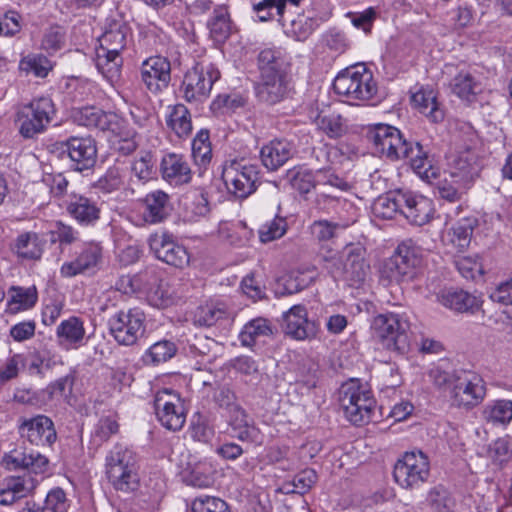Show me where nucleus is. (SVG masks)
I'll use <instances>...</instances> for the list:
<instances>
[{
	"instance_id": "3",
	"label": "nucleus",
	"mask_w": 512,
	"mask_h": 512,
	"mask_svg": "<svg viewBox=\"0 0 512 512\" xmlns=\"http://www.w3.org/2000/svg\"><path fill=\"white\" fill-rule=\"evenodd\" d=\"M129 28L121 22H113L98 38L95 64L98 71L109 81L114 82L120 76L126 48Z\"/></svg>"
},
{
	"instance_id": "18",
	"label": "nucleus",
	"mask_w": 512,
	"mask_h": 512,
	"mask_svg": "<svg viewBox=\"0 0 512 512\" xmlns=\"http://www.w3.org/2000/svg\"><path fill=\"white\" fill-rule=\"evenodd\" d=\"M149 247L157 259L168 265L183 268L189 264L190 256L183 245L177 243L172 234L154 233L149 237Z\"/></svg>"
},
{
	"instance_id": "59",
	"label": "nucleus",
	"mask_w": 512,
	"mask_h": 512,
	"mask_svg": "<svg viewBox=\"0 0 512 512\" xmlns=\"http://www.w3.org/2000/svg\"><path fill=\"white\" fill-rule=\"evenodd\" d=\"M254 12H262L266 8L276 7L278 21L285 26V12L287 4L297 7L301 0H250Z\"/></svg>"
},
{
	"instance_id": "57",
	"label": "nucleus",
	"mask_w": 512,
	"mask_h": 512,
	"mask_svg": "<svg viewBox=\"0 0 512 512\" xmlns=\"http://www.w3.org/2000/svg\"><path fill=\"white\" fill-rule=\"evenodd\" d=\"M217 342L203 334H195L187 339L186 350L193 356H209Z\"/></svg>"
},
{
	"instance_id": "56",
	"label": "nucleus",
	"mask_w": 512,
	"mask_h": 512,
	"mask_svg": "<svg viewBox=\"0 0 512 512\" xmlns=\"http://www.w3.org/2000/svg\"><path fill=\"white\" fill-rule=\"evenodd\" d=\"M290 184L300 194H307L318 184V170L314 174L307 169H300L290 173Z\"/></svg>"
},
{
	"instance_id": "36",
	"label": "nucleus",
	"mask_w": 512,
	"mask_h": 512,
	"mask_svg": "<svg viewBox=\"0 0 512 512\" xmlns=\"http://www.w3.org/2000/svg\"><path fill=\"white\" fill-rule=\"evenodd\" d=\"M58 343L66 348H77L85 337L83 322L77 317L63 320L56 329Z\"/></svg>"
},
{
	"instance_id": "27",
	"label": "nucleus",
	"mask_w": 512,
	"mask_h": 512,
	"mask_svg": "<svg viewBox=\"0 0 512 512\" xmlns=\"http://www.w3.org/2000/svg\"><path fill=\"white\" fill-rule=\"evenodd\" d=\"M162 178L173 186L187 184L192 179V171L186 158L181 154L169 153L160 163Z\"/></svg>"
},
{
	"instance_id": "26",
	"label": "nucleus",
	"mask_w": 512,
	"mask_h": 512,
	"mask_svg": "<svg viewBox=\"0 0 512 512\" xmlns=\"http://www.w3.org/2000/svg\"><path fill=\"white\" fill-rule=\"evenodd\" d=\"M102 260V247L97 243L86 245L77 258L60 268L63 277L70 278L94 270Z\"/></svg>"
},
{
	"instance_id": "48",
	"label": "nucleus",
	"mask_w": 512,
	"mask_h": 512,
	"mask_svg": "<svg viewBox=\"0 0 512 512\" xmlns=\"http://www.w3.org/2000/svg\"><path fill=\"white\" fill-rule=\"evenodd\" d=\"M176 345L169 340H160L149 347L144 355L148 364H159L170 360L176 353Z\"/></svg>"
},
{
	"instance_id": "32",
	"label": "nucleus",
	"mask_w": 512,
	"mask_h": 512,
	"mask_svg": "<svg viewBox=\"0 0 512 512\" xmlns=\"http://www.w3.org/2000/svg\"><path fill=\"white\" fill-rule=\"evenodd\" d=\"M451 92L461 100L473 102L483 90L478 75L470 70L459 71L450 82Z\"/></svg>"
},
{
	"instance_id": "17",
	"label": "nucleus",
	"mask_w": 512,
	"mask_h": 512,
	"mask_svg": "<svg viewBox=\"0 0 512 512\" xmlns=\"http://www.w3.org/2000/svg\"><path fill=\"white\" fill-rule=\"evenodd\" d=\"M67 152L72 168L83 172L94 167L97 160L96 141L91 136H71L65 141L56 143Z\"/></svg>"
},
{
	"instance_id": "22",
	"label": "nucleus",
	"mask_w": 512,
	"mask_h": 512,
	"mask_svg": "<svg viewBox=\"0 0 512 512\" xmlns=\"http://www.w3.org/2000/svg\"><path fill=\"white\" fill-rule=\"evenodd\" d=\"M74 118L79 125L108 131L114 135H120L124 126V121L119 115L96 107H83L75 112Z\"/></svg>"
},
{
	"instance_id": "62",
	"label": "nucleus",
	"mask_w": 512,
	"mask_h": 512,
	"mask_svg": "<svg viewBox=\"0 0 512 512\" xmlns=\"http://www.w3.org/2000/svg\"><path fill=\"white\" fill-rule=\"evenodd\" d=\"M21 65H25L24 69L32 72L37 77H46L52 69L50 60L43 55L27 56Z\"/></svg>"
},
{
	"instance_id": "6",
	"label": "nucleus",
	"mask_w": 512,
	"mask_h": 512,
	"mask_svg": "<svg viewBox=\"0 0 512 512\" xmlns=\"http://www.w3.org/2000/svg\"><path fill=\"white\" fill-rule=\"evenodd\" d=\"M333 88L348 101H368L377 93L372 72L361 63L341 71L334 79Z\"/></svg>"
},
{
	"instance_id": "7",
	"label": "nucleus",
	"mask_w": 512,
	"mask_h": 512,
	"mask_svg": "<svg viewBox=\"0 0 512 512\" xmlns=\"http://www.w3.org/2000/svg\"><path fill=\"white\" fill-rule=\"evenodd\" d=\"M219 78L220 72L211 59L201 58L184 75L180 87L183 98L190 103L204 102Z\"/></svg>"
},
{
	"instance_id": "53",
	"label": "nucleus",
	"mask_w": 512,
	"mask_h": 512,
	"mask_svg": "<svg viewBox=\"0 0 512 512\" xmlns=\"http://www.w3.org/2000/svg\"><path fill=\"white\" fill-rule=\"evenodd\" d=\"M211 468L207 464L199 463L183 473V480L187 485L197 488H207L213 484Z\"/></svg>"
},
{
	"instance_id": "60",
	"label": "nucleus",
	"mask_w": 512,
	"mask_h": 512,
	"mask_svg": "<svg viewBox=\"0 0 512 512\" xmlns=\"http://www.w3.org/2000/svg\"><path fill=\"white\" fill-rule=\"evenodd\" d=\"M192 512H229L227 503L213 496H199L191 505Z\"/></svg>"
},
{
	"instance_id": "45",
	"label": "nucleus",
	"mask_w": 512,
	"mask_h": 512,
	"mask_svg": "<svg viewBox=\"0 0 512 512\" xmlns=\"http://www.w3.org/2000/svg\"><path fill=\"white\" fill-rule=\"evenodd\" d=\"M354 220H341L332 222L329 220H316L310 226L312 236L319 242L332 240L337 236L338 230L349 227Z\"/></svg>"
},
{
	"instance_id": "61",
	"label": "nucleus",
	"mask_w": 512,
	"mask_h": 512,
	"mask_svg": "<svg viewBox=\"0 0 512 512\" xmlns=\"http://www.w3.org/2000/svg\"><path fill=\"white\" fill-rule=\"evenodd\" d=\"M153 156L150 152H143L136 158L132 164V173L142 181H147L153 175Z\"/></svg>"
},
{
	"instance_id": "11",
	"label": "nucleus",
	"mask_w": 512,
	"mask_h": 512,
	"mask_svg": "<svg viewBox=\"0 0 512 512\" xmlns=\"http://www.w3.org/2000/svg\"><path fill=\"white\" fill-rule=\"evenodd\" d=\"M55 108L48 97L33 99L17 111L16 124L24 138H33L42 133L52 120Z\"/></svg>"
},
{
	"instance_id": "43",
	"label": "nucleus",
	"mask_w": 512,
	"mask_h": 512,
	"mask_svg": "<svg viewBox=\"0 0 512 512\" xmlns=\"http://www.w3.org/2000/svg\"><path fill=\"white\" fill-rule=\"evenodd\" d=\"M476 222V219L473 217H464L456 222L448 231L449 241L459 251H463L469 246Z\"/></svg>"
},
{
	"instance_id": "39",
	"label": "nucleus",
	"mask_w": 512,
	"mask_h": 512,
	"mask_svg": "<svg viewBox=\"0 0 512 512\" xmlns=\"http://www.w3.org/2000/svg\"><path fill=\"white\" fill-rule=\"evenodd\" d=\"M438 301L445 307L457 312H466L479 307L476 296L463 290H444L438 295Z\"/></svg>"
},
{
	"instance_id": "14",
	"label": "nucleus",
	"mask_w": 512,
	"mask_h": 512,
	"mask_svg": "<svg viewBox=\"0 0 512 512\" xmlns=\"http://www.w3.org/2000/svg\"><path fill=\"white\" fill-rule=\"evenodd\" d=\"M485 396L486 386L481 376L467 371L457 372L450 391L452 406L470 410L478 406Z\"/></svg>"
},
{
	"instance_id": "37",
	"label": "nucleus",
	"mask_w": 512,
	"mask_h": 512,
	"mask_svg": "<svg viewBox=\"0 0 512 512\" xmlns=\"http://www.w3.org/2000/svg\"><path fill=\"white\" fill-rule=\"evenodd\" d=\"M318 131L330 139H338L344 136L348 130L346 120L336 112H319L314 118Z\"/></svg>"
},
{
	"instance_id": "50",
	"label": "nucleus",
	"mask_w": 512,
	"mask_h": 512,
	"mask_svg": "<svg viewBox=\"0 0 512 512\" xmlns=\"http://www.w3.org/2000/svg\"><path fill=\"white\" fill-rule=\"evenodd\" d=\"M288 229L285 217L275 216L272 220L262 224L258 230L259 239L262 243L272 242L285 235Z\"/></svg>"
},
{
	"instance_id": "31",
	"label": "nucleus",
	"mask_w": 512,
	"mask_h": 512,
	"mask_svg": "<svg viewBox=\"0 0 512 512\" xmlns=\"http://www.w3.org/2000/svg\"><path fill=\"white\" fill-rule=\"evenodd\" d=\"M66 210L73 219L83 226L93 225L100 218V207L97 202L82 195H73Z\"/></svg>"
},
{
	"instance_id": "63",
	"label": "nucleus",
	"mask_w": 512,
	"mask_h": 512,
	"mask_svg": "<svg viewBox=\"0 0 512 512\" xmlns=\"http://www.w3.org/2000/svg\"><path fill=\"white\" fill-rule=\"evenodd\" d=\"M317 481V474L313 469H305L295 475L291 485L293 489L287 490V492L305 494Z\"/></svg>"
},
{
	"instance_id": "35",
	"label": "nucleus",
	"mask_w": 512,
	"mask_h": 512,
	"mask_svg": "<svg viewBox=\"0 0 512 512\" xmlns=\"http://www.w3.org/2000/svg\"><path fill=\"white\" fill-rule=\"evenodd\" d=\"M7 296L5 312L11 315L31 309L38 300L35 286H11L7 291Z\"/></svg>"
},
{
	"instance_id": "2",
	"label": "nucleus",
	"mask_w": 512,
	"mask_h": 512,
	"mask_svg": "<svg viewBox=\"0 0 512 512\" xmlns=\"http://www.w3.org/2000/svg\"><path fill=\"white\" fill-rule=\"evenodd\" d=\"M3 465L8 470H26L22 475L7 477L3 483L18 499H21L30 494L39 483V480L31 474H45L48 471L49 460L39 452L14 451L4 456Z\"/></svg>"
},
{
	"instance_id": "34",
	"label": "nucleus",
	"mask_w": 512,
	"mask_h": 512,
	"mask_svg": "<svg viewBox=\"0 0 512 512\" xmlns=\"http://www.w3.org/2000/svg\"><path fill=\"white\" fill-rule=\"evenodd\" d=\"M412 105L431 122L438 123L444 119V111L437 101V93L430 87H421L411 96Z\"/></svg>"
},
{
	"instance_id": "33",
	"label": "nucleus",
	"mask_w": 512,
	"mask_h": 512,
	"mask_svg": "<svg viewBox=\"0 0 512 512\" xmlns=\"http://www.w3.org/2000/svg\"><path fill=\"white\" fill-rule=\"evenodd\" d=\"M292 144L284 139H275L261 148L260 157L263 165L271 170L283 166L292 156Z\"/></svg>"
},
{
	"instance_id": "4",
	"label": "nucleus",
	"mask_w": 512,
	"mask_h": 512,
	"mask_svg": "<svg viewBox=\"0 0 512 512\" xmlns=\"http://www.w3.org/2000/svg\"><path fill=\"white\" fill-rule=\"evenodd\" d=\"M105 473L113 489L133 494L140 487V473L136 454L121 444L115 445L105 459Z\"/></svg>"
},
{
	"instance_id": "38",
	"label": "nucleus",
	"mask_w": 512,
	"mask_h": 512,
	"mask_svg": "<svg viewBox=\"0 0 512 512\" xmlns=\"http://www.w3.org/2000/svg\"><path fill=\"white\" fill-rule=\"evenodd\" d=\"M166 124L179 138H186L192 132L191 114L183 104L168 106Z\"/></svg>"
},
{
	"instance_id": "12",
	"label": "nucleus",
	"mask_w": 512,
	"mask_h": 512,
	"mask_svg": "<svg viewBox=\"0 0 512 512\" xmlns=\"http://www.w3.org/2000/svg\"><path fill=\"white\" fill-rule=\"evenodd\" d=\"M109 331L119 345H135L145 332V314L138 308L119 310L108 321Z\"/></svg>"
},
{
	"instance_id": "25",
	"label": "nucleus",
	"mask_w": 512,
	"mask_h": 512,
	"mask_svg": "<svg viewBox=\"0 0 512 512\" xmlns=\"http://www.w3.org/2000/svg\"><path fill=\"white\" fill-rule=\"evenodd\" d=\"M228 425L231 436L241 442L261 445L263 435L247 412L242 408H235L228 416Z\"/></svg>"
},
{
	"instance_id": "29",
	"label": "nucleus",
	"mask_w": 512,
	"mask_h": 512,
	"mask_svg": "<svg viewBox=\"0 0 512 512\" xmlns=\"http://www.w3.org/2000/svg\"><path fill=\"white\" fill-rule=\"evenodd\" d=\"M143 203V218L149 224L161 223L169 216L172 209L170 196L162 190L148 193Z\"/></svg>"
},
{
	"instance_id": "54",
	"label": "nucleus",
	"mask_w": 512,
	"mask_h": 512,
	"mask_svg": "<svg viewBox=\"0 0 512 512\" xmlns=\"http://www.w3.org/2000/svg\"><path fill=\"white\" fill-rule=\"evenodd\" d=\"M66 43V31L62 26L49 27L42 38L41 48L52 55L61 50Z\"/></svg>"
},
{
	"instance_id": "8",
	"label": "nucleus",
	"mask_w": 512,
	"mask_h": 512,
	"mask_svg": "<svg viewBox=\"0 0 512 512\" xmlns=\"http://www.w3.org/2000/svg\"><path fill=\"white\" fill-rule=\"evenodd\" d=\"M419 248L411 241H405L399 244L388 259H386L380 269L381 278L388 283H401L411 280L416 268L421 264Z\"/></svg>"
},
{
	"instance_id": "46",
	"label": "nucleus",
	"mask_w": 512,
	"mask_h": 512,
	"mask_svg": "<svg viewBox=\"0 0 512 512\" xmlns=\"http://www.w3.org/2000/svg\"><path fill=\"white\" fill-rule=\"evenodd\" d=\"M400 193L396 195L379 196L373 203L372 211L375 217L379 219H392L397 213H402V202Z\"/></svg>"
},
{
	"instance_id": "1",
	"label": "nucleus",
	"mask_w": 512,
	"mask_h": 512,
	"mask_svg": "<svg viewBox=\"0 0 512 512\" xmlns=\"http://www.w3.org/2000/svg\"><path fill=\"white\" fill-rule=\"evenodd\" d=\"M375 153L391 161L405 159L421 177L434 175L432 159L418 142L408 141L399 129L388 124H376L368 134Z\"/></svg>"
},
{
	"instance_id": "15",
	"label": "nucleus",
	"mask_w": 512,
	"mask_h": 512,
	"mask_svg": "<svg viewBox=\"0 0 512 512\" xmlns=\"http://www.w3.org/2000/svg\"><path fill=\"white\" fill-rule=\"evenodd\" d=\"M154 410L158 421L171 431H179L186 422L184 402L170 389L158 391L154 397Z\"/></svg>"
},
{
	"instance_id": "28",
	"label": "nucleus",
	"mask_w": 512,
	"mask_h": 512,
	"mask_svg": "<svg viewBox=\"0 0 512 512\" xmlns=\"http://www.w3.org/2000/svg\"><path fill=\"white\" fill-rule=\"evenodd\" d=\"M324 21H327V13L319 14L305 13L298 14L295 18L289 20L285 17V26L281 24L286 33L293 36L298 41H305Z\"/></svg>"
},
{
	"instance_id": "9",
	"label": "nucleus",
	"mask_w": 512,
	"mask_h": 512,
	"mask_svg": "<svg viewBox=\"0 0 512 512\" xmlns=\"http://www.w3.org/2000/svg\"><path fill=\"white\" fill-rule=\"evenodd\" d=\"M339 401L345 417L355 425L368 423L376 408L372 392L355 381L342 386Z\"/></svg>"
},
{
	"instance_id": "19",
	"label": "nucleus",
	"mask_w": 512,
	"mask_h": 512,
	"mask_svg": "<svg viewBox=\"0 0 512 512\" xmlns=\"http://www.w3.org/2000/svg\"><path fill=\"white\" fill-rule=\"evenodd\" d=\"M19 432L32 445L50 448L57 440L53 421L46 415H36L20 420Z\"/></svg>"
},
{
	"instance_id": "47",
	"label": "nucleus",
	"mask_w": 512,
	"mask_h": 512,
	"mask_svg": "<svg viewBox=\"0 0 512 512\" xmlns=\"http://www.w3.org/2000/svg\"><path fill=\"white\" fill-rule=\"evenodd\" d=\"M192 156L196 165L206 167L212 158L208 130H200L192 141Z\"/></svg>"
},
{
	"instance_id": "24",
	"label": "nucleus",
	"mask_w": 512,
	"mask_h": 512,
	"mask_svg": "<svg viewBox=\"0 0 512 512\" xmlns=\"http://www.w3.org/2000/svg\"><path fill=\"white\" fill-rule=\"evenodd\" d=\"M284 331L296 340H305L315 337L318 327L308 319L304 306L294 305L284 314Z\"/></svg>"
},
{
	"instance_id": "40",
	"label": "nucleus",
	"mask_w": 512,
	"mask_h": 512,
	"mask_svg": "<svg viewBox=\"0 0 512 512\" xmlns=\"http://www.w3.org/2000/svg\"><path fill=\"white\" fill-rule=\"evenodd\" d=\"M13 249L20 258L37 260L42 255L43 242L37 233L25 232L16 238Z\"/></svg>"
},
{
	"instance_id": "10",
	"label": "nucleus",
	"mask_w": 512,
	"mask_h": 512,
	"mask_svg": "<svg viewBox=\"0 0 512 512\" xmlns=\"http://www.w3.org/2000/svg\"><path fill=\"white\" fill-rule=\"evenodd\" d=\"M259 167L245 159L231 160L222 170L227 190L235 197L244 199L255 192L259 182Z\"/></svg>"
},
{
	"instance_id": "55",
	"label": "nucleus",
	"mask_w": 512,
	"mask_h": 512,
	"mask_svg": "<svg viewBox=\"0 0 512 512\" xmlns=\"http://www.w3.org/2000/svg\"><path fill=\"white\" fill-rule=\"evenodd\" d=\"M296 381L308 390L316 387L319 378V365L312 359H303L297 367Z\"/></svg>"
},
{
	"instance_id": "5",
	"label": "nucleus",
	"mask_w": 512,
	"mask_h": 512,
	"mask_svg": "<svg viewBox=\"0 0 512 512\" xmlns=\"http://www.w3.org/2000/svg\"><path fill=\"white\" fill-rule=\"evenodd\" d=\"M371 328L382 346L398 354H405L410 347L408 319L401 314L387 312L373 318Z\"/></svg>"
},
{
	"instance_id": "21",
	"label": "nucleus",
	"mask_w": 512,
	"mask_h": 512,
	"mask_svg": "<svg viewBox=\"0 0 512 512\" xmlns=\"http://www.w3.org/2000/svg\"><path fill=\"white\" fill-rule=\"evenodd\" d=\"M142 83L152 93L166 89L171 80V63L163 56L156 55L145 59L140 67Z\"/></svg>"
},
{
	"instance_id": "30",
	"label": "nucleus",
	"mask_w": 512,
	"mask_h": 512,
	"mask_svg": "<svg viewBox=\"0 0 512 512\" xmlns=\"http://www.w3.org/2000/svg\"><path fill=\"white\" fill-rule=\"evenodd\" d=\"M480 166L477 155L470 151L460 152L453 160L450 176L454 183H464L470 186L478 176Z\"/></svg>"
},
{
	"instance_id": "52",
	"label": "nucleus",
	"mask_w": 512,
	"mask_h": 512,
	"mask_svg": "<svg viewBox=\"0 0 512 512\" xmlns=\"http://www.w3.org/2000/svg\"><path fill=\"white\" fill-rule=\"evenodd\" d=\"M258 66L260 75L286 72L280 52L274 49H264L259 53Z\"/></svg>"
},
{
	"instance_id": "44",
	"label": "nucleus",
	"mask_w": 512,
	"mask_h": 512,
	"mask_svg": "<svg viewBox=\"0 0 512 512\" xmlns=\"http://www.w3.org/2000/svg\"><path fill=\"white\" fill-rule=\"evenodd\" d=\"M185 218L196 222L210 212L208 196L203 191H193L185 197Z\"/></svg>"
},
{
	"instance_id": "58",
	"label": "nucleus",
	"mask_w": 512,
	"mask_h": 512,
	"mask_svg": "<svg viewBox=\"0 0 512 512\" xmlns=\"http://www.w3.org/2000/svg\"><path fill=\"white\" fill-rule=\"evenodd\" d=\"M123 171L119 167H110L106 173L98 179L95 183V187L104 192L111 193L119 189L123 184Z\"/></svg>"
},
{
	"instance_id": "16",
	"label": "nucleus",
	"mask_w": 512,
	"mask_h": 512,
	"mask_svg": "<svg viewBox=\"0 0 512 512\" xmlns=\"http://www.w3.org/2000/svg\"><path fill=\"white\" fill-rule=\"evenodd\" d=\"M342 267L331 269L333 277L342 276L351 285H359L364 282L370 265L366 260V249L360 243H351L344 247L341 253Z\"/></svg>"
},
{
	"instance_id": "42",
	"label": "nucleus",
	"mask_w": 512,
	"mask_h": 512,
	"mask_svg": "<svg viewBox=\"0 0 512 512\" xmlns=\"http://www.w3.org/2000/svg\"><path fill=\"white\" fill-rule=\"evenodd\" d=\"M483 419L493 425H506L512 420V401L495 400L487 403L482 411Z\"/></svg>"
},
{
	"instance_id": "64",
	"label": "nucleus",
	"mask_w": 512,
	"mask_h": 512,
	"mask_svg": "<svg viewBox=\"0 0 512 512\" xmlns=\"http://www.w3.org/2000/svg\"><path fill=\"white\" fill-rule=\"evenodd\" d=\"M69 502L63 489L50 490L45 499V509L51 512H67Z\"/></svg>"
},
{
	"instance_id": "20",
	"label": "nucleus",
	"mask_w": 512,
	"mask_h": 512,
	"mask_svg": "<svg viewBox=\"0 0 512 512\" xmlns=\"http://www.w3.org/2000/svg\"><path fill=\"white\" fill-rule=\"evenodd\" d=\"M256 96L261 102L274 105L290 97L293 86L286 72L260 75L255 86Z\"/></svg>"
},
{
	"instance_id": "51",
	"label": "nucleus",
	"mask_w": 512,
	"mask_h": 512,
	"mask_svg": "<svg viewBox=\"0 0 512 512\" xmlns=\"http://www.w3.org/2000/svg\"><path fill=\"white\" fill-rule=\"evenodd\" d=\"M271 333L268 321L264 318H256L248 322L240 333L243 345L252 346L260 336H267Z\"/></svg>"
},
{
	"instance_id": "13",
	"label": "nucleus",
	"mask_w": 512,
	"mask_h": 512,
	"mask_svg": "<svg viewBox=\"0 0 512 512\" xmlns=\"http://www.w3.org/2000/svg\"><path fill=\"white\" fill-rule=\"evenodd\" d=\"M430 475L428 457L422 451L406 452L394 466L395 481L405 489H416L423 485Z\"/></svg>"
},
{
	"instance_id": "41",
	"label": "nucleus",
	"mask_w": 512,
	"mask_h": 512,
	"mask_svg": "<svg viewBox=\"0 0 512 512\" xmlns=\"http://www.w3.org/2000/svg\"><path fill=\"white\" fill-rule=\"evenodd\" d=\"M211 36L216 41H223L228 38L232 30V21L228 8L225 5L214 7L213 15L207 23Z\"/></svg>"
},
{
	"instance_id": "23",
	"label": "nucleus",
	"mask_w": 512,
	"mask_h": 512,
	"mask_svg": "<svg viewBox=\"0 0 512 512\" xmlns=\"http://www.w3.org/2000/svg\"><path fill=\"white\" fill-rule=\"evenodd\" d=\"M402 215L413 225L423 226L431 221L434 214L433 201L412 192L400 193Z\"/></svg>"
},
{
	"instance_id": "49",
	"label": "nucleus",
	"mask_w": 512,
	"mask_h": 512,
	"mask_svg": "<svg viewBox=\"0 0 512 512\" xmlns=\"http://www.w3.org/2000/svg\"><path fill=\"white\" fill-rule=\"evenodd\" d=\"M226 316L223 305L207 303L197 308L194 314V323L199 326H212Z\"/></svg>"
}]
</instances>
